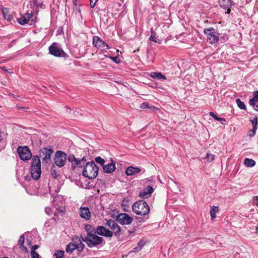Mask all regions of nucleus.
<instances>
[{
    "label": "nucleus",
    "mask_w": 258,
    "mask_h": 258,
    "mask_svg": "<svg viewBox=\"0 0 258 258\" xmlns=\"http://www.w3.org/2000/svg\"><path fill=\"white\" fill-rule=\"evenodd\" d=\"M141 171L140 168L137 167L131 166L125 170V173L127 175H133L139 173Z\"/></svg>",
    "instance_id": "nucleus-21"
},
{
    "label": "nucleus",
    "mask_w": 258,
    "mask_h": 258,
    "mask_svg": "<svg viewBox=\"0 0 258 258\" xmlns=\"http://www.w3.org/2000/svg\"><path fill=\"white\" fill-rule=\"evenodd\" d=\"M36 19L37 17L34 15V13L31 10H29L27 11L26 14L18 18L17 20L18 23L22 25L28 23L30 21V25H32L36 22Z\"/></svg>",
    "instance_id": "nucleus-5"
},
{
    "label": "nucleus",
    "mask_w": 258,
    "mask_h": 258,
    "mask_svg": "<svg viewBox=\"0 0 258 258\" xmlns=\"http://www.w3.org/2000/svg\"><path fill=\"white\" fill-rule=\"evenodd\" d=\"M116 221L122 225H130L133 221V218L126 213H119L116 218Z\"/></svg>",
    "instance_id": "nucleus-10"
},
{
    "label": "nucleus",
    "mask_w": 258,
    "mask_h": 258,
    "mask_svg": "<svg viewBox=\"0 0 258 258\" xmlns=\"http://www.w3.org/2000/svg\"><path fill=\"white\" fill-rule=\"evenodd\" d=\"M144 244H145V243L143 241H140L138 244V246L134 247L132 250L130 251V252H135V253L138 252L139 251H140L141 250V249L142 248V247L144 245Z\"/></svg>",
    "instance_id": "nucleus-30"
},
{
    "label": "nucleus",
    "mask_w": 258,
    "mask_h": 258,
    "mask_svg": "<svg viewBox=\"0 0 258 258\" xmlns=\"http://www.w3.org/2000/svg\"><path fill=\"white\" fill-rule=\"evenodd\" d=\"M95 161L96 163H97L98 164H99L102 167L104 165V164L105 163V160L103 158H102L101 157L99 156V157L95 158Z\"/></svg>",
    "instance_id": "nucleus-37"
},
{
    "label": "nucleus",
    "mask_w": 258,
    "mask_h": 258,
    "mask_svg": "<svg viewBox=\"0 0 258 258\" xmlns=\"http://www.w3.org/2000/svg\"><path fill=\"white\" fill-rule=\"evenodd\" d=\"M64 252L62 250H56L54 254L55 258H62L64 255Z\"/></svg>",
    "instance_id": "nucleus-36"
},
{
    "label": "nucleus",
    "mask_w": 258,
    "mask_h": 258,
    "mask_svg": "<svg viewBox=\"0 0 258 258\" xmlns=\"http://www.w3.org/2000/svg\"><path fill=\"white\" fill-rule=\"evenodd\" d=\"M45 213L48 215H51L53 213V210L49 208H46L45 209Z\"/></svg>",
    "instance_id": "nucleus-42"
},
{
    "label": "nucleus",
    "mask_w": 258,
    "mask_h": 258,
    "mask_svg": "<svg viewBox=\"0 0 258 258\" xmlns=\"http://www.w3.org/2000/svg\"><path fill=\"white\" fill-rule=\"evenodd\" d=\"M21 246V248L22 249V250L24 251L25 252H27L28 251V249L27 248V247L25 246H24V245H20Z\"/></svg>",
    "instance_id": "nucleus-48"
},
{
    "label": "nucleus",
    "mask_w": 258,
    "mask_h": 258,
    "mask_svg": "<svg viewBox=\"0 0 258 258\" xmlns=\"http://www.w3.org/2000/svg\"><path fill=\"white\" fill-rule=\"evenodd\" d=\"M85 229L87 232V235L89 236L93 234H97V228H96L94 226L87 224L85 226Z\"/></svg>",
    "instance_id": "nucleus-22"
},
{
    "label": "nucleus",
    "mask_w": 258,
    "mask_h": 258,
    "mask_svg": "<svg viewBox=\"0 0 258 258\" xmlns=\"http://www.w3.org/2000/svg\"><path fill=\"white\" fill-rule=\"evenodd\" d=\"M17 152L20 158L24 161H28L32 157V153L27 146H19Z\"/></svg>",
    "instance_id": "nucleus-7"
},
{
    "label": "nucleus",
    "mask_w": 258,
    "mask_h": 258,
    "mask_svg": "<svg viewBox=\"0 0 258 258\" xmlns=\"http://www.w3.org/2000/svg\"><path fill=\"white\" fill-rule=\"evenodd\" d=\"M38 247H39V246L38 245H34L32 246L31 250H33L35 251V250L37 249V248H38Z\"/></svg>",
    "instance_id": "nucleus-50"
},
{
    "label": "nucleus",
    "mask_w": 258,
    "mask_h": 258,
    "mask_svg": "<svg viewBox=\"0 0 258 258\" xmlns=\"http://www.w3.org/2000/svg\"><path fill=\"white\" fill-rule=\"evenodd\" d=\"M97 1H98V0H90V7L92 8H94Z\"/></svg>",
    "instance_id": "nucleus-43"
},
{
    "label": "nucleus",
    "mask_w": 258,
    "mask_h": 258,
    "mask_svg": "<svg viewBox=\"0 0 258 258\" xmlns=\"http://www.w3.org/2000/svg\"><path fill=\"white\" fill-rule=\"evenodd\" d=\"M255 230L257 232H258V225L256 227Z\"/></svg>",
    "instance_id": "nucleus-53"
},
{
    "label": "nucleus",
    "mask_w": 258,
    "mask_h": 258,
    "mask_svg": "<svg viewBox=\"0 0 258 258\" xmlns=\"http://www.w3.org/2000/svg\"><path fill=\"white\" fill-rule=\"evenodd\" d=\"M25 242V237L24 235H22L20 237L19 240L18 241V244L19 245H24Z\"/></svg>",
    "instance_id": "nucleus-40"
},
{
    "label": "nucleus",
    "mask_w": 258,
    "mask_h": 258,
    "mask_svg": "<svg viewBox=\"0 0 258 258\" xmlns=\"http://www.w3.org/2000/svg\"><path fill=\"white\" fill-rule=\"evenodd\" d=\"M253 97L251 98L249 100V104L251 106L255 104V103L258 102V92L257 91L253 92Z\"/></svg>",
    "instance_id": "nucleus-28"
},
{
    "label": "nucleus",
    "mask_w": 258,
    "mask_h": 258,
    "mask_svg": "<svg viewBox=\"0 0 258 258\" xmlns=\"http://www.w3.org/2000/svg\"><path fill=\"white\" fill-rule=\"evenodd\" d=\"M2 12L4 15V16L7 15L9 13V9L7 8H3L2 9Z\"/></svg>",
    "instance_id": "nucleus-45"
},
{
    "label": "nucleus",
    "mask_w": 258,
    "mask_h": 258,
    "mask_svg": "<svg viewBox=\"0 0 258 258\" xmlns=\"http://www.w3.org/2000/svg\"><path fill=\"white\" fill-rule=\"evenodd\" d=\"M204 33L207 36V39L211 44L217 42L219 40L218 34L213 28L205 29Z\"/></svg>",
    "instance_id": "nucleus-9"
},
{
    "label": "nucleus",
    "mask_w": 258,
    "mask_h": 258,
    "mask_svg": "<svg viewBox=\"0 0 258 258\" xmlns=\"http://www.w3.org/2000/svg\"><path fill=\"white\" fill-rule=\"evenodd\" d=\"M80 216L83 219L89 220L91 218V212L87 207H81L79 210Z\"/></svg>",
    "instance_id": "nucleus-18"
},
{
    "label": "nucleus",
    "mask_w": 258,
    "mask_h": 258,
    "mask_svg": "<svg viewBox=\"0 0 258 258\" xmlns=\"http://www.w3.org/2000/svg\"><path fill=\"white\" fill-rule=\"evenodd\" d=\"M67 154L61 151H57L55 154L54 163L59 167H63L67 162Z\"/></svg>",
    "instance_id": "nucleus-6"
},
{
    "label": "nucleus",
    "mask_w": 258,
    "mask_h": 258,
    "mask_svg": "<svg viewBox=\"0 0 258 258\" xmlns=\"http://www.w3.org/2000/svg\"><path fill=\"white\" fill-rule=\"evenodd\" d=\"M210 115L213 117L215 120L220 121L222 124H224L226 122L225 119L217 117L213 112H210Z\"/></svg>",
    "instance_id": "nucleus-32"
},
{
    "label": "nucleus",
    "mask_w": 258,
    "mask_h": 258,
    "mask_svg": "<svg viewBox=\"0 0 258 258\" xmlns=\"http://www.w3.org/2000/svg\"><path fill=\"white\" fill-rule=\"evenodd\" d=\"M149 109H151V110H153L154 111H156L159 110L158 108H157L156 107H155L154 106L151 105H150V107H149Z\"/></svg>",
    "instance_id": "nucleus-46"
},
{
    "label": "nucleus",
    "mask_w": 258,
    "mask_h": 258,
    "mask_svg": "<svg viewBox=\"0 0 258 258\" xmlns=\"http://www.w3.org/2000/svg\"><path fill=\"white\" fill-rule=\"evenodd\" d=\"M3 258H8V257H3Z\"/></svg>",
    "instance_id": "nucleus-56"
},
{
    "label": "nucleus",
    "mask_w": 258,
    "mask_h": 258,
    "mask_svg": "<svg viewBox=\"0 0 258 258\" xmlns=\"http://www.w3.org/2000/svg\"><path fill=\"white\" fill-rule=\"evenodd\" d=\"M97 234L106 237H112L111 231L103 226H99L97 227Z\"/></svg>",
    "instance_id": "nucleus-15"
},
{
    "label": "nucleus",
    "mask_w": 258,
    "mask_h": 258,
    "mask_svg": "<svg viewBox=\"0 0 258 258\" xmlns=\"http://www.w3.org/2000/svg\"><path fill=\"white\" fill-rule=\"evenodd\" d=\"M253 201L255 204V205L258 207V196H255L253 198Z\"/></svg>",
    "instance_id": "nucleus-47"
},
{
    "label": "nucleus",
    "mask_w": 258,
    "mask_h": 258,
    "mask_svg": "<svg viewBox=\"0 0 258 258\" xmlns=\"http://www.w3.org/2000/svg\"><path fill=\"white\" fill-rule=\"evenodd\" d=\"M98 167L95 163L92 162H86L83 170L82 171V175L89 179H94L98 175Z\"/></svg>",
    "instance_id": "nucleus-1"
},
{
    "label": "nucleus",
    "mask_w": 258,
    "mask_h": 258,
    "mask_svg": "<svg viewBox=\"0 0 258 258\" xmlns=\"http://www.w3.org/2000/svg\"><path fill=\"white\" fill-rule=\"evenodd\" d=\"M87 160L85 157H83L81 159H79V161L78 162V163L76 165V167H82L86 164Z\"/></svg>",
    "instance_id": "nucleus-33"
},
{
    "label": "nucleus",
    "mask_w": 258,
    "mask_h": 258,
    "mask_svg": "<svg viewBox=\"0 0 258 258\" xmlns=\"http://www.w3.org/2000/svg\"><path fill=\"white\" fill-rule=\"evenodd\" d=\"M244 164L246 167H252L255 165V162L252 159L246 158L244 160Z\"/></svg>",
    "instance_id": "nucleus-27"
},
{
    "label": "nucleus",
    "mask_w": 258,
    "mask_h": 258,
    "mask_svg": "<svg viewBox=\"0 0 258 258\" xmlns=\"http://www.w3.org/2000/svg\"><path fill=\"white\" fill-rule=\"evenodd\" d=\"M75 243L77 247L76 248L79 251L81 252L83 250L85 245L79 238H76Z\"/></svg>",
    "instance_id": "nucleus-25"
},
{
    "label": "nucleus",
    "mask_w": 258,
    "mask_h": 258,
    "mask_svg": "<svg viewBox=\"0 0 258 258\" xmlns=\"http://www.w3.org/2000/svg\"><path fill=\"white\" fill-rule=\"evenodd\" d=\"M53 153L52 149L44 148L40 150L39 157L41 158L43 162L47 163L50 161L51 155Z\"/></svg>",
    "instance_id": "nucleus-11"
},
{
    "label": "nucleus",
    "mask_w": 258,
    "mask_h": 258,
    "mask_svg": "<svg viewBox=\"0 0 258 258\" xmlns=\"http://www.w3.org/2000/svg\"><path fill=\"white\" fill-rule=\"evenodd\" d=\"M151 76L154 79L158 80L166 79V77L160 73H152Z\"/></svg>",
    "instance_id": "nucleus-31"
},
{
    "label": "nucleus",
    "mask_w": 258,
    "mask_h": 258,
    "mask_svg": "<svg viewBox=\"0 0 258 258\" xmlns=\"http://www.w3.org/2000/svg\"><path fill=\"white\" fill-rule=\"evenodd\" d=\"M29 6L30 7V9H31V11H32L34 14L38 13L37 9L39 8H44L43 4L42 3H38L37 0H31L30 2Z\"/></svg>",
    "instance_id": "nucleus-16"
},
{
    "label": "nucleus",
    "mask_w": 258,
    "mask_h": 258,
    "mask_svg": "<svg viewBox=\"0 0 258 258\" xmlns=\"http://www.w3.org/2000/svg\"><path fill=\"white\" fill-rule=\"evenodd\" d=\"M105 225L110 228L112 233V236L114 235L115 236L119 237L121 235L120 227L113 220L109 219L106 221Z\"/></svg>",
    "instance_id": "nucleus-8"
},
{
    "label": "nucleus",
    "mask_w": 258,
    "mask_h": 258,
    "mask_svg": "<svg viewBox=\"0 0 258 258\" xmlns=\"http://www.w3.org/2000/svg\"><path fill=\"white\" fill-rule=\"evenodd\" d=\"M250 121L252 124V126L253 127V130H256L257 129V125L258 123L257 121V117L256 116H255V117L253 118V119L250 120Z\"/></svg>",
    "instance_id": "nucleus-35"
},
{
    "label": "nucleus",
    "mask_w": 258,
    "mask_h": 258,
    "mask_svg": "<svg viewBox=\"0 0 258 258\" xmlns=\"http://www.w3.org/2000/svg\"><path fill=\"white\" fill-rule=\"evenodd\" d=\"M12 16L8 14L4 16V18L5 19H6L8 21L10 22L11 21V19L12 18Z\"/></svg>",
    "instance_id": "nucleus-44"
},
{
    "label": "nucleus",
    "mask_w": 258,
    "mask_h": 258,
    "mask_svg": "<svg viewBox=\"0 0 258 258\" xmlns=\"http://www.w3.org/2000/svg\"><path fill=\"white\" fill-rule=\"evenodd\" d=\"M93 44L97 48L102 50L109 49V46L100 37L94 36L93 38Z\"/></svg>",
    "instance_id": "nucleus-12"
},
{
    "label": "nucleus",
    "mask_w": 258,
    "mask_h": 258,
    "mask_svg": "<svg viewBox=\"0 0 258 258\" xmlns=\"http://www.w3.org/2000/svg\"><path fill=\"white\" fill-rule=\"evenodd\" d=\"M215 158V155L214 154L207 153L206 159H207V161L209 162H210L212 161Z\"/></svg>",
    "instance_id": "nucleus-38"
},
{
    "label": "nucleus",
    "mask_w": 258,
    "mask_h": 258,
    "mask_svg": "<svg viewBox=\"0 0 258 258\" xmlns=\"http://www.w3.org/2000/svg\"><path fill=\"white\" fill-rule=\"evenodd\" d=\"M53 206L56 210L60 211L62 212L64 211V201L62 197L60 196H56L53 201Z\"/></svg>",
    "instance_id": "nucleus-14"
},
{
    "label": "nucleus",
    "mask_w": 258,
    "mask_h": 258,
    "mask_svg": "<svg viewBox=\"0 0 258 258\" xmlns=\"http://www.w3.org/2000/svg\"><path fill=\"white\" fill-rule=\"evenodd\" d=\"M41 173V162L39 157L37 156L32 157L31 166V174L33 178L35 180L38 179Z\"/></svg>",
    "instance_id": "nucleus-3"
},
{
    "label": "nucleus",
    "mask_w": 258,
    "mask_h": 258,
    "mask_svg": "<svg viewBox=\"0 0 258 258\" xmlns=\"http://www.w3.org/2000/svg\"><path fill=\"white\" fill-rule=\"evenodd\" d=\"M236 102L238 107L241 109H245L246 106L243 101H241L239 99H237Z\"/></svg>",
    "instance_id": "nucleus-34"
},
{
    "label": "nucleus",
    "mask_w": 258,
    "mask_h": 258,
    "mask_svg": "<svg viewBox=\"0 0 258 258\" xmlns=\"http://www.w3.org/2000/svg\"><path fill=\"white\" fill-rule=\"evenodd\" d=\"M153 191V188L151 186H148L140 192L139 196L141 198H148Z\"/></svg>",
    "instance_id": "nucleus-17"
},
{
    "label": "nucleus",
    "mask_w": 258,
    "mask_h": 258,
    "mask_svg": "<svg viewBox=\"0 0 258 258\" xmlns=\"http://www.w3.org/2000/svg\"><path fill=\"white\" fill-rule=\"evenodd\" d=\"M31 255L32 258H40L39 254L34 250H31Z\"/></svg>",
    "instance_id": "nucleus-39"
},
{
    "label": "nucleus",
    "mask_w": 258,
    "mask_h": 258,
    "mask_svg": "<svg viewBox=\"0 0 258 258\" xmlns=\"http://www.w3.org/2000/svg\"><path fill=\"white\" fill-rule=\"evenodd\" d=\"M49 51L51 54L55 56H60L64 53V51L61 49L56 43H52L49 47Z\"/></svg>",
    "instance_id": "nucleus-13"
},
{
    "label": "nucleus",
    "mask_w": 258,
    "mask_h": 258,
    "mask_svg": "<svg viewBox=\"0 0 258 258\" xmlns=\"http://www.w3.org/2000/svg\"><path fill=\"white\" fill-rule=\"evenodd\" d=\"M76 1H74V4H75V5H77V4H76Z\"/></svg>",
    "instance_id": "nucleus-55"
},
{
    "label": "nucleus",
    "mask_w": 258,
    "mask_h": 258,
    "mask_svg": "<svg viewBox=\"0 0 258 258\" xmlns=\"http://www.w3.org/2000/svg\"><path fill=\"white\" fill-rule=\"evenodd\" d=\"M110 58L113 60L114 61V62H118V57H110Z\"/></svg>",
    "instance_id": "nucleus-49"
},
{
    "label": "nucleus",
    "mask_w": 258,
    "mask_h": 258,
    "mask_svg": "<svg viewBox=\"0 0 258 258\" xmlns=\"http://www.w3.org/2000/svg\"><path fill=\"white\" fill-rule=\"evenodd\" d=\"M151 35L149 38V40L151 41H153L157 43H161V40L158 38V36H156V33L153 30V28L151 29Z\"/></svg>",
    "instance_id": "nucleus-24"
},
{
    "label": "nucleus",
    "mask_w": 258,
    "mask_h": 258,
    "mask_svg": "<svg viewBox=\"0 0 258 258\" xmlns=\"http://www.w3.org/2000/svg\"><path fill=\"white\" fill-rule=\"evenodd\" d=\"M115 169L116 167L115 164L113 162L106 165H104L103 166L104 172L107 173H112L115 171Z\"/></svg>",
    "instance_id": "nucleus-20"
},
{
    "label": "nucleus",
    "mask_w": 258,
    "mask_h": 258,
    "mask_svg": "<svg viewBox=\"0 0 258 258\" xmlns=\"http://www.w3.org/2000/svg\"><path fill=\"white\" fill-rule=\"evenodd\" d=\"M253 108L254 109V110H255L256 111H258V105H252Z\"/></svg>",
    "instance_id": "nucleus-51"
},
{
    "label": "nucleus",
    "mask_w": 258,
    "mask_h": 258,
    "mask_svg": "<svg viewBox=\"0 0 258 258\" xmlns=\"http://www.w3.org/2000/svg\"><path fill=\"white\" fill-rule=\"evenodd\" d=\"M82 240L86 242L87 246L90 248L97 247L102 243L103 239L100 237L97 234H93L91 235L82 237Z\"/></svg>",
    "instance_id": "nucleus-4"
},
{
    "label": "nucleus",
    "mask_w": 258,
    "mask_h": 258,
    "mask_svg": "<svg viewBox=\"0 0 258 258\" xmlns=\"http://www.w3.org/2000/svg\"><path fill=\"white\" fill-rule=\"evenodd\" d=\"M220 6L224 9H227L226 14H229L230 12V7L231 6V0H219Z\"/></svg>",
    "instance_id": "nucleus-19"
},
{
    "label": "nucleus",
    "mask_w": 258,
    "mask_h": 258,
    "mask_svg": "<svg viewBox=\"0 0 258 258\" xmlns=\"http://www.w3.org/2000/svg\"><path fill=\"white\" fill-rule=\"evenodd\" d=\"M133 211L137 215L146 216L150 212V208L147 203L143 200L135 202L132 206Z\"/></svg>",
    "instance_id": "nucleus-2"
},
{
    "label": "nucleus",
    "mask_w": 258,
    "mask_h": 258,
    "mask_svg": "<svg viewBox=\"0 0 258 258\" xmlns=\"http://www.w3.org/2000/svg\"><path fill=\"white\" fill-rule=\"evenodd\" d=\"M77 246L74 242L70 243L66 247V251L67 253H72L73 251L77 249Z\"/></svg>",
    "instance_id": "nucleus-26"
},
{
    "label": "nucleus",
    "mask_w": 258,
    "mask_h": 258,
    "mask_svg": "<svg viewBox=\"0 0 258 258\" xmlns=\"http://www.w3.org/2000/svg\"><path fill=\"white\" fill-rule=\"evenodd\" d=\"M68 160L71 163L72 168L75 169L76 168V165L78 162L79 161V159L76 158L74 155H70L68 157Z\"/></svg>",
    "instance_id": "nucleus-23"
},
{
    "label": "nucleus",
    "mask_w": 258,
    "mask_h": 258,
    "mask_svg": "<svg viewBox=\"0 0 258 258\" xmlns=\"http://www.w3.org/2000/svg\"><path fill=\"white\" fill-rule=\"evenodd\" d=\"M219 211L218 207L213 206L211 208L210 215L212 219H214L216 217V213Z\"/></svg>",
    "instance_id": "nucleus-29"
},
{
    "label": "nucleus",
    "mask_w": 258,
    "mask_h": 258,
    "mask_svg": "<svg viewBox=\"0 0 258 258\" xmlns=\"http://www.w3.org/2000/svg\"><path fill=\"white\" fill-rule=\"evenodd\" d=\"M2 69H3L4 71H7V70L6 69H4V68H2Z\"/></svg>",
    "instance_id": "nucleus-54"
},
{
    "label": "nucleus",
    "mask_w": 258,
    "mask_h": 258,
    "mask_svg": "<svg viewBox=\"0 0 258 258\" xmlns=\"http://www.w3.org/2000/svg\"><path fill=\"white\" fill-rule=\"evenodd\" d=\"M250 132H252V136L254 135L255 134V132H256V130H253V128H252V130H250Z\"/></svg>",
    "instance_id": "nucleus-52"
},
{
    "label": "nucleus",
    "mask_w": 258,
    "mask_h": 258,
    "mask_svg": "<svg viewBox=\"0 0 258 258\" xmlns=\"http://www.w3.org/2000/svg\"><path fill=\"white\" fill-rule=\"evenodd\" d=\"M150 104L147 102H144L141 105V108L143 109H149Z\"/></svg>",
    "instance_id": "nucleus-41"
}]
</instances>
